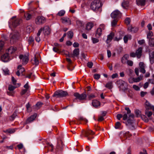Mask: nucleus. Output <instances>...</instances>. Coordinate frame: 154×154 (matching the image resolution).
<instances>
[{
  "instance_id": "f257e3e1",
  "label": "nucleus",
  "mask_w": 154,
  "mask_h": 154,
  "mask_svg": "<svg viewBox=\"0 0 154 154\" xmlns=\"http://www.w3.org/2000/svg\"><path fill=\"white\" fill-rule=\"evenodd\" d=\"M102 5V4L100 1L95 0L91 2V7L93 10L96 11L101 7Z\"/></svg>"
},
{
  "instance_id": "f03ea898",
  "label": "nucleus",
  "mask_w": 154,
  "mask_h": 154,
  "mask_svg": "<svg viewBox=\"0 0 154 154\" xmlns=\"http://www.w3.org/2000/svg\"><path fill=\"white\" fill-rule=\"evenodd\" d=\"M68 96V93L62 90L57 91L54 92L53 96L57 98L63 97Z\"/></svg>"
},
{
  "instance_id": "7ed1b4c3",
  "label": "nucleus",
  "mask_w": 154,
  "mask_h": 154,
  "mask_svg": "<svg viewBox=\"0 0 154 154\" xmlns=\"http://www.w3.org/2000/svg\"><path fill=\"white\" fill-rule=\"evenodd\" d=\"M19 33L16 31H14L11 33L9 35L10 43L13 44L18 39Z\"/></svg>"
},
{
  "instance_id": "20e7f679",
  "label": "nucleus",
  "mask_w": 154,
  "mask_h": 154,
  "mask_svg": "<svg viewBox=\"0 0 154 154\" xmlns=\"http://www.w3.org/2000/svg\"><path fill=\"white\" fill-rule=\"evenodd\" d=\"M94 134V132L88 129L83 132V134L85 136L87 137L88 139L89 140H91V139L94 138L92 136Z\"/></svg>"
},
{
  "instance_id": "39448f33",
  "label": "nucleus",
  "mask_w": 154,
  "mask_h": 154,
  "mask_svg": "<svg viewBox=\"0 0 154 154\" xmlns=\"http://www.w3.org/2000/svg\"><path fill=\"white\" fill-rule=\"evenodd\" d=\"M74 96L75 97L76 99H78L80 100H83L86 99L87 95L85 92L80 94L78 93H75L74 94Z\"/></svg>"
},
{
  "instance_id": "423d86ee",
  "label": "nucleus",
  "mask_w": 154,
  "mask_h": 154,
  "mask_svg": "<svg viewBox=\"0 0 154 154\" xmlns=\"http://www.w3.org/2000/svg\"><path fill=\"white\" fill-rule=\"evenodd\" d=\"M19 58L23 65H26L28 61L29 58L27 55L21 54L19 56Z\"/></svg>"
},
{
  "instance_id": "0eeeda50",
  "label": "nucleus",
  "mask_w": 154,
  "mask_h": 154,
  "mask_svg": "<svg viewBox=\"0 0 154 154\" xmlns=\"http://www.w3.org/2000/svg\"><path fill=\"white\" fill-rule=\"evenodd\" d=\"M35 22L37 25L43 24L45 22V19L43 16H38L35 19Z\"/></svg>"
},
{
  "instance_id": "6e6552de",
  "label": "nucleus",
  "mask_w": 154,
  "mask_h": 154,
  "mask_svg": "<svg viewBox=\"0 0 154 154\" xmlns=\"http://www.w3.org/2000/svg\"><path fill=\"white\" fill-rule=\"evenodd\" d=\"M15 17H12V20H11V23L9 24V26L10 27L11 25H12L14 27H16L19 25L20 24V22L21 20L20 19H17L15 20H12L13 18Z\"/></svg>"
},
{
  "instance_id": "1a4fd4ad",
  "label": "nucleus",
  "mask_w": 154,
  "mask_h": 154,
  "mask_svg": "<svg viewBox=\"0 0 154 154\" xmlns=\"http://www.w3.org/2000/svg\"><path fill=\"white\" fill-rule=\"evenodd\" d=\"M121 16V13L118 10L114 11L111 14V17L113 18H118L120 17Z\"/></svg>"
},
{
  "instance_id": "9d476101",
  "label": "nucleus",
  "mask_w": 154,
  "mask_h": 154,
  "mask_svg": "<svg viewBox=\"0 0 154 154\" xmlns=\"http://www.w3.org/2000/svg\"><path fill=\"white\" fill-rule=\"evenodd\" d=\"M146 51L149 52L150 63L151 64H153L154 63V51L151 52V50L149 48H147Z\"/></svg>"
},
{
  "instance_id": "9b49d317",
  "label": "nucleus",
  "mask_w": 154,
  "mask_h": 154,
  "mask_svg": "<svg viewBox=\"0 0 154 154\" xmlns=\"http://www.w3.org/2000/svg\"><path fill=\"white\" fill-rule=\"evenodd\" d=\"M63 144L61 140L60 139L57 140L56 149L59 150L61 151L63 150Z\"/></svg>"
},
{
  "instance_id": "f8f14e48",
  "label": "nucleus",
  "mask_w": 154,
  "mask_h": 154,
  "mask_svg": "<svg viewBox=\"0 0 154 154\" xmlns=\"http://www.w3.org/2000/svg\"><path fill=\"white\" fill-rule=\"evenodd\" d=\"M2 60L4 62H7L10 60V58L8 53H5L3 54L1 57Z\"/></svg>"
},
{
  "instance_id": "ddd939ff",
  "label": "nucleus",
  "mask_w": 154,
  "mask_h": 154,
  "mask_svg": "<svg viewBox=\"0 0 154 154\" xmlns=\"http://www.w3.org/2000/svg\"><path fill=\"white\" fill-rule=\"evenodd\" d=\"M37 116V114L36 113L32 115L30 117L28 118L26 121V124H28L31 123L35 120Z\"/></svg>"
},
{
  "instance_id": "4468645a",
  "label": "nucleus",
  "mask_w": 154,
  "mask_h": 154,
  "mask_svg": "<svg viewBox=\"0 0 154 154\" xmlns=\"http://www.w3.org/2000/svg\"><path fill=\"white\" fill-rule=\"evenodd\" d=\"M114 36V33L112 32L110 33L107 36V38L106 40V43L108 44L112 40Z\"/></svg>"
},
{
  "instance_id": "2eb2a0df",
  "label": "nucleus",
  "mask_w": 154,
  "mask_h": 154,
  "mask_svg": "<svg viewBox=\"0 0 154 154\" xmlns=\"http://www.w3.org/2000/svg\"><path fill=\"white\" fill-rule=\"evenodd\" d=\"M92 104L93 106L96 108L100 107V102L96 100H93L92 101Z\"/></svg>"
},
{
  "instance_id": "dca6fc26",
  "label": "nucleus",
  "mask_w": 154,
  "mask_h": 154,
  "mask_svg": "<svg viewBox=\"0 0 154 154\" xmlns=\"http://www.w3.org/2000/svg\"><path fill=\"white\" fill-rule=\"evenodd\" d=\"M79 48L75 49L73 51L72 54L71 56V57H77L79 54Z\"/></svg>"
},
{
  "instance_id": "f3484780",
  "label": "nucleus",
  "mask_w": 154,
  "mask_h": 154,
  "mask_svg": "<svg viewBox=\"0 0 154 154\" xmlns=\"http://www.w3.org/2000/svg\"><path fill=\"white\" fill-rule=\"evenodd\" d=\"M142 48L141 47L138 48V49L136 51V56L138 58H140L142 55Z\"/></svg>"
},
{
  "instance_id": "a211bd4d",
  "label": "nucleus",
  "mask_w": 154,
  "mask_h": 154,
  "mask_svg": "<svg viewBox=\"0 0 154 154\" xmlns=\"http://www.w3.org/2000/svg\"><path fill=\"white\" fill-rule=\"evenodd\" d=\"M17 48L16 47L11 46L8 49V54H14Z\"/></svg>"
},
{
  "instance_id": "6ab92c4d",
  "label": "nucleus",
  "mask_w": 154,
  "mask_h": 154,
  "mask_svg": "<svg viewBox=\"0 0 154 154\" xmlns=\"http://www.w3.org/2000/svg\"><path fill=\"white\" fill-rule=\"evenodd\" d=\"M42 30L43 29L42 28H41L38 31V32L36 36L35 37V41L38 42H39L41 40L40 35L41 33Z\"/></svg>"
},
{
  "instance_id": "aec40b11",
  "label": "nucleus",
  "mask_w": 154,
  "mask_h": 154,
  "mask_svg": "<svg viewBox=\"0 0 154 154\" xmlns=\"http://www.w3.org/2000/svg\"><path fill=\"white\" fill-rule=\"evenodd\" d=\"M62 22L63 23H67L70 25L71 24L70 19L67 17H63L61 19Z\"/></svg>"
},
{
  "instance_id": "412c9836",
  "label": "nucleus",
  "mask_w": 154,
  "mask_h": 154,
  "mask_svg": "<svg viewBox=\"0 0 154 154\" xmlns=\"http://www.w3.org/2000/svg\"><path fill=\"white\" fill-rule=\"evenodd\" d=\"M129 2L128 0H124L123 1L122 3V6L124 8H126L129 6Z\"/></svg>"
},
{
  "instance_id": "4be33fe9",
  "label": "nucleus",
  "mask_w": 154,
  "mask_h": 154,
  "mask_svg": "<svg viewBox=\"0 0 154 154\" xmlns=\"http://www.w3.org/2000/svg\"><path fill=\"white\" fill-rule=\"evenodd\" d=\"M136 2L138 5L144 6L145 5V0H136Z\"/></svg>"
},
{
  "instance_id": "5701e85b",
  "label": "nucleus",
  "mask_w": 154,
  "mask_h": 154,
  "mask_svg": "<svg viewBox=\"0 0 154 154\" xmlns=\"http://www.w3.org/2000/svg\"><path fill=\"white\" fill-rule=\"evenodd\" d=\"M102 30L100 28H98L96 32L95 35L97 38H99L102 34Z\"/></svg>"
},
{
  "instance_id": "b1692460",
  "label": "nucleus",
  "mask_w": 154,
  "mask_h": 154,
  "mask_svg": "<svg viewBox=\"0 0 154 154\" xmlns=\"http://www.w3.org/2000/svg\"><path fill=\"white\" fill-rule=\"evenodd\" d=\"M18 69L16 73V75L17 76H19L20 75V73H21L23 75V72L25 71V69L24 68H21Z\"/></svg>"
},
{
  "instance_id": "393cba45",
  "label": "nucleus",
  "mask_w": 154,
  "mask_h": 154,
  "mask_svg": "<svg viewBox=\"0 0 154 154\" xmlns=\"http://www.w3.org/2000/svg\"><path fill=\"white\" fill-rule=\"evenodd\" d=\"M31 61L32 63L35 65H37L39 64V61L36 58L35 55L34 56L32 60Z\"/></svg>"
},
{
  "instance_id": "a878e982",
  "label": "nucleus",
  "mask_w": 154,
  "mask_h": 154,
  "mask_svg": "<svg viewBox=\"0 0 154 154\" xmlns=\"http://www.w3.org/2000/svg\"><path fill=\"white\" fill-rule=\"evenodd\" d=\"M32 15L28 13H25L24 15V18L27 20H29L32 18Z\"/></svg>"
},
{
  "instance_id": "bb28decb",
  "label": "nucleus",
  "mask_w": 154,
  "mask_h": 154,
  "mask_svg": "<svg viewBox=\"0 0 154 154\" xmlns=\"http://www.w3.org/2000/svg\"><path fill=\"white\" fill-rule=\"evenodd\" d=\"M93 26V23L91 22H89L87 24L86 28L87 30H90Z\"/></svg>"
},
{
  "instance_id": "cd10ccee",
  "label": "nucleus",
  "mask_w": 154,
  "mask_h": 154,
  "mask_svg": "<svg viewBox=\"0 0 154 154\" xmlns=\"http://www.w3.org/2000/svg\"><path fill=\"white\" fill-rule=\"evenodd\" d=\"M43 30L44 31L45 33L47 35L49 34L50 33V30L49 27L48 26H45L44 28H42Z\"/></svg>"
},
{
  "instance_id": "c85d7f7f",
  "label": "nucleus",
  "mask_w": 154,
  "mask_h": 154,
  "mask_svg": "<svg viewBox=\"0 0 154 154\" xmlns=\"http://www.w3.org/2000/svg\"><path fill=\"white\" fill-rule=\"evenodd\" d=\"M112 82H108L105 85V87L108 89H111L112 87Z\"/></svg>"
},
{
  "instance_id": "c756f323",
  "label": "nucleus",
  "mask_w": 154,
  "mask_h": 154,
  "mask_svg": "<svg viewBox=\"0 0 154 154\" xmlns=\"http://www.w3.org/2000/svg\"><path fill=\"white\" fill-rule=\"evenodd\" d=\"M149 44L151 47H154V38H150L149 40Z\"/></svg>"
},
{
  "instance_id": "7c9ffc66",
  "label": "nucleus",
  "mask_w": 154,
  "mask_h": 154,
  "mask_svg": "<svg viewBox=\"0 0 154 154\" xmlns=\"http://www.w3.org/2000/svg\"><path fill=\"white\" fill-rule=\"evenodd\" d=\"M143 76L140 75V77H138L136 78H134V82H140L142 79Z\"/></svg>"
},
{
  "instance_id": "2f4dec72",
  "label": "nucleus",
  "mask_w": 154,
  "mask_h": 154,
  "mask_svg": "<svg viewBox=\"0 0 154 154\" xmlns=\"http://www.w3.org/2000/svg\"><path fill=\"white\" fill-rule=\"evenodd\" d=\"M68 37V38H72L73 36V33L71 31H69L67 33Z\"/></svg>"
},
{
  "instance_id": "473e14b6",
  "label": "nucleus",
  "mask_w": 154,
  "mask_h": 154,
  "mask_svg": "<svg viewBox=\"0 0 154 154\" xmlns=\"http://www.w3.org/2000/svg\"><path fill=\"white\" fill-rule=\"evenodd\" d=\"M128 126V128L131 130H133L135 129V128L134 127V124L133 123L131 124H130L127 125Z\"/></svg>"
},
{
  "instance_id": "72a5a7b5",
  "label": "nucleus",
  "mask_w": 154,
  "mask_h": 154,
  "mask_svg": "<svg viewBox=\"0 0 154 154\" xmlns=\"http://www.w3.org/2000/svg\"><path fill=\"white\" fill-rule=\"evenodd\" d=\"M74 67L72 64H68L67 66V68L69 71H72L74 69Z\"/></svg>"
},
{
  "instance_id": "f704fd0d",
  "label": "nucleus",
  "mask_w": 154,
  "mask_h": 154,
  "mask_svg": "<svg viewBox=\"0 0 154 154\" xmlns=\"http://www.w3.org/2000/svg\"><path fill=\"white\" fill-rule=\"evenodd\" d=\"M65 13V11L63 10H62L59 11L58 14L57 15L59 16H63L64 15Z\"/></svg>"
},
{
  "instance_id": "c9c22d12",
  "label": "nucleus",
  "mask_w": 154,
  "mask_h": 154,
  "mask_svg": "<svg viewBox=\"0 0 154 154\" xmlns=\"http://www.w3.org/2000/svg\"><path fill=\"white\" fill-rule=\"evenodd\" d=\"M14 130L11 129H8L6 131H4V132L5 133H14Z\"/></svg>"
},
{
  "instance_id": "e433bc0d",
  "label": "nucleus",
  "mask_w": 154,
  "mask_h": 154,
  "mask_svg": "<svg viewBox=\"0 0 154 154\" xmlns=\"http://www.w3.org/2000/svg\"><path fill=\"white\" fill-rule=\"evenodd\" d=\"M145 105L147 109L151 108V105L148 101H146V102Z\"/></svg>"
},
{
  "instance_id": "4c0bfd02",
  "label": "nucleus",
  "mask_w": 154,
  "mask_h": 154,
  "mask_svg": "<svg viewBox=\"0 0 154 154\" xmlns=\"http://www.w3.org/2000/svg\"><path fill=\"white\" fill-rule=\"evenodd\" d=\"M117 20L116 19H114L111 22L112 26V27L115 26L117 24Z\"/></svg>"
},
{
  "instance_id": "58836bf2",
  "label": "nucleus",
  "mask_w": 154,
  "mask_h": 154,
  "mask_svg": "<svg viewBox=\"0 0 154 154\" xmlns=\"http://www.w3.org/2000/svg\"><path fill=\"white\" fill-rule=\"evenodd\" d=\"M121 125V123L119 122H116L115 124V128L116 129H118Z\"/></svg>"
},
{
  "instance_id": "ea45409f",
  "label": "nucleus",
  "mask_w": 154,
  "mask_h": 154,
  "mask_svg": "<svg viewBox=\"0 0 154 154\" xmlns=\"http://www.w3.org/2000/svg\"><path fill=\"white\" fill-rule=\"evenodd\" d=\"M92 40L93 43L94 44L97 43L99 42V40L98 39L95 38H92Z\"/></svg>"
},
{
  "instance_id": "a19ab883",
  "label": "nucleus",
  "mask_w": 154,
  "mask_h": 154,
  "mask_svg": "<svg viewBox=\"0 0 154 154\" xmlns=\"http://www.w3.org/2000/svg\"><path fill=\"white\" fill-rule=\"evenodd\" d=\"M100 75L98 74H95L94 75V78L96 79H98L100 78Z\"/></svg>"
},
{
  "instance_id": "79ce46f5",
  "label": "nucleus",
  "mask_w": 154,
  "mask_h": 154,
  "mask_svg": "<svg viewBox=\"0 0 154 154\" xmlns=\"http://www.w3.org/2000/svg\"><path fill=\"white\" fill-rule=\"evenodd\" d=\"M133 123H134L133 122V120L132 119H131L130 118H129L128 119L127 121V125L131 124Z\"/></svg>"
},
{
  "instance_id": "37998d69",
  "label": "nucleus",
  "mask_w": 154,
  "mask_h": 154,
  "mask_svg": "<svg viewBox=\"0 0 154 154\" xmlns=\"http://www.w3.org/2000/svg\"><path fill=\"white\" fill-rule=\"evenodd\" d=\"M141 118L144 121L146 122H148L149 121L148 119L144 115L142 116Z\"/></svg>"
},
{
  "instance_id": "c03bdc74",
  "label": "nucleus",
  "mask_w": 154,
  "mask_h": 154,
  "mask_svg": "<svg viewBox=\"0 0 154 154\" xmlns=\"http://www.w3.org/2000/svg\"><path fill=\"white\" fill-rule=\"evenodd\" d=\"M125 23L127 25L129 24L131 22V19L130 18L127 17L125 20Z\"/></svg>"
},
{
  "instance_id": "a18cd8bd",
  "label": "nucleus",
  "mask_w": 154,
  "mask_h": 154,
  "mask_svg": "<svg viewBox=\"0 0 154 154\" xmlns=\"http://www.w3.org/2000/svg\"><path fill=\"white\" fill-rule=\"evenodd\" d=\"M96 97V96L94 94H91L88 96V98L90 100L95 98Z\"/></svg>"
},
{
  "instance_id": "49530a36",
  "label": "nucleus",
  "mask_w": 154,
  "mask_h": 154,
  "mask_svg": "<svg viewBox=\"0 0 154 154\" xmlns=\"http://www.w3.org/2000/svg\"><path fill=\"white\" fill-rule=\"evenodd\" d=\"M15 88V87L13 85H10L8 87V90L10 91H12Z\"/></svg>"
},
{
  "instance_id": "de8ad7c7",
  "label": "nucleus",
  "mask_w": 154,
  "mask_h": 154,
  "mask_svg": "<svg viewBox=\"0 0 154 154\" xmlns=\"http://www.w3.org/2000/svg\"><path fill=\"white\" fill-rule=\"evenodd\" d=\"M3 71L5 75H8L9 74V70L7 68L3 69Z\"/></svg>"
},
{
  "instance_id": "09e8293b",
  "label": "nucleus",
  "mask_w": 154,
  "mask_h": 154,
  "mask_svg": "<svg viewBox=\"0 0 154 154\" xmlns=\"http://www.w3.org/2000/svg\"><path fill=\"white\" fill-rule=\"evenodd\" d=\"M140 111L138 110H136L135 111V114L137 117H139L140 116Z\"/></svg>"
},
{
  "instance_id": "8fccbe9b",
  "label": "nucleus",
  "mask_w": 154,
  "mask_h": 154,
  "mask_svg": "<svg viewBox=\"0 0 154 154\" xmlns=\"http://www.w3.org/2000/svg\"><path fill=\"white\" fill-rule=\"evenodd\" d=\"M127 64L128 65L130 66H132L133 64V62L131 60H127Z\"/></svg>"
},
{
  "instance_id": "3c124183",
  "label": "nucleus",
  "mask_w": 154,
  "mask_h": 154,
  "mask_svg": "<svg viewBox=\"0 0 154 154\" xmlns=\"http://www.w3.org/2000/svg\"><path fill=\"white\" fill-rule=\"evenodd\" d=\"M145 114L147 116L149 117H150L151 115H152V112L151 111H148L147 112V111L145 112Z\"/></svg>"
},
{
  "instance_id": "603ef678",
  "label": "nucleus",
  "mask_w": 154,
  "mask_h": 154,
  "mask_svg": "<svg viewBox=\"0 0 154 154\" xmlns=\"http://www.w3.org/2000/svg\"><path fill=\"white\" fill-rule=\"evenodd\" d=\"M93 65V63L91 62H88L87 63L88 66L90 68H92Z\"/></svg>"
},
{
  "instance_id": "864d4df0",
  "label": "nucleus",
  "mask_w": 154,
  "mask_h": 154,
  "mask_svg": "<svg viewBox=\"0 0 154 154\" xmlns=\"http://www.w3.org/2000/svg\"><path fill=\"white\" fill-rule=\"evenodd\" d=\"M43 104V103L41 102H38L35 105V106H36L38 108H39Z\"/></svg>"
},
{
  "instance_id": "5fc2aeb1",
  "label": "nucleus",
  "mask_w": 154,
  "mask_h": 154,
  "mask_svg": "<svg viewBox=\"0 0 154 154\" xmlns=\"http://www.w3.org/2000/svg\"><path fill=\"white\" fill-rule=\"evenodd\" d=\"M133 88L136 91H139L140 90V88L137 85H134L133 86Z\"/></svg>"
},
{
  "instance_id": "6e6d98bb",
  "label": "nucleus",
  "mask_w": 154,
  "mask_h": 154,
  "mask_svg": "<svg viewBox=\"0 0 154 154\" xmlns=\"http://www.w3.org/2000/svg\"><path fill=\"white\" fill-rule=\"evenodd\" d=\"M128 82H129V83H130L132 84L134 82V78H131V77L130 78L128 79Z\"/></svg>"
},
{
  "instance_id": "4d7b16f0",
  "label": "nucleus",
  "mask_w": 154,
  "mask_h": 154,
  "mask_svg": "<svg viewBox=\"0 0 154 154\" xmlns=\"http://www.w3.org/2000/svg\"><path fill=\"white\" fill-rule=\"evenodd\" d=\"M28 91L26 89H23L20 92V94L21 95H23L26 94Z\"/></svg>"
},
{
  "instance_id": "13d9d810",
  "label": "nucleus",
  "mask_w": 154,
  "mask_h": 154,
  "mask_svg": "<svg viewBox=\"0 0 154 154\" xmlns=\"http://www.w3.org/2000/svg\"><path fill=\"white\" fill-rule=\"evenodd\" d=\"M138 43L140 45H142L145 43V41L144 39L140 40L138 41Z\"/></svg>"
},
{
  "instance_id": "bf43d9fd",
  "label": "nucleus",
  "mask_w": 154,
  "mask_h": 154,
  "mask_svg": "<svg viewBox=\"0 0 154 154\" xmlns=\"http://www.w3.org/2000/svg\"><path fill=\"white\" fill-rule=\"evenodd\" d=\"M76 24L77 25L79 26H82V22L81 21L79 20H76Z\"/></svg>"
},
{
  "instance_id": "052dcab7",
  "label": "nucleus",
  "mask_w": 154,
  "mask_h": 154,
  "mask_svg": "<svg viewBox=\"0 0 154 154\" xmlns=\"http://www.w3.org/2000/svg\"><path fill=\"white\" fill-rule=\"evenodd\" d=\"M24 87L25 88V89L28 91L29 90V85L28 82L26 83V84L24 85Z\"/></svg>"
},
{
  "instance_id": "680f3d73",
  "label": "nucleus",
  "mask_w": 154,
  "mask_h": 154,
  "mask_svg": "<svg viewBox=\"0 0 154 154\" xmlns=\"http://www.w3.org/2000/svg\"><path fill=\"white\" fill-rule=\"evenodd\" d=\"M34 41V39L30 37L28 39V42L29 44H31Z\"/></svg>"
},
{
  "instance_id": "e2e57ef3",
  "label": "nucleus",
  "mask_w": 154,
  "mask_h": 154,
  "mask_svg": "<svg viewBox=\"0 0 154 154\" xmlns=\"http://www.w3.org/2000/svg\"><path fill=\"white\" fill-rule=\"evenodd\" d=\"M122 35L119 36V37L118 38L117 37H115L114 38V40L117 41H119L120 40L122 39Z\"/></svg>"
},
{
  "instance_id": "0e129e2a",
  "label": "nucleus",
  "mask_w": 154,
  "mask_h": 154,
  "mask_svg": "<svg viewBox=\"0 0 154 154\" xmlns=\"http://www.w3.org/2000/svg\"><path fill=\"white\" fill-rule=\"evenodd\" d=\"M139 66L140 68L145 67L144 63L143 62H140L139 63Z\"/></svg>"
},
{
  "instance_id": "69168bd1",
  "label": "nucleus",
  "mask_w": 154,
  "mask_h": 154,
  "mask_svg": "<svg viewBox=\"0 0 154 154\" xmlns=\"http://www.w3.org/2000/svg\"><path fill=\"white\" fill-rule=\"evenodd\" d=\"M16 116V115L15 114H14L12 115L10 117V119L11 121H13L14 119L15 118Z\"/></svg>"
},
{
  "instance_id": "338daca9",
  "label": "nucleus",
  "mask_w": 154,
  "mask_h": 154,
  "mask_svg": "<svg viewBox=\"0 0 154 154\" xmlns=\"http://www.w3.org/2000/svg\"><path fill=\"white\" fill-rule=\"evenodd\" d=\"M117 118L119 120H120L121 118L123 117V115L121 114H118L117 115Z\"/></svg>"
},
{
  "instance_id": "774afa93",
  "label": "nucleus",
  "mask_w": 154,
  "mask_h": 154,
  "mask_svg": "<svg viewBox=\"0 0 154 154\" xmlns=\"http://www.w3.org/2000/svg\"><path fill=\"white\" fill-rule=\"evenodd\" d=\"M26 29L27 32H31L32 30V28L30 26H27L26 27Z\"/></svg>"
}]
</instances>
